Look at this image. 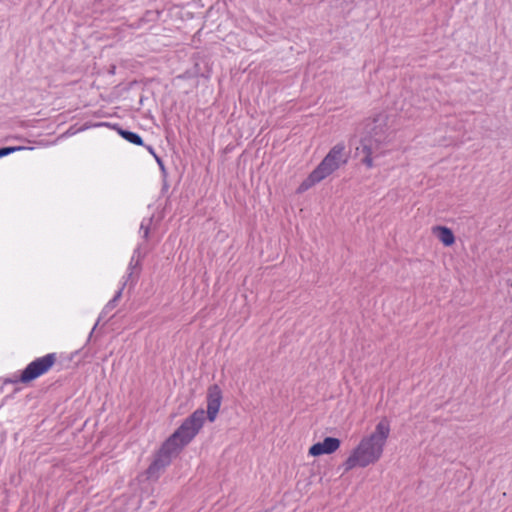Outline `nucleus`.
Masks as SVG:
<instances>
[{
	"mask_svg": "<svg viewBox=\"0 0 512 512\" xmlns=\"http://www.w3.org/2000/svg\"><path fill=\"white\" fill-rule=\"evenodd\" d=\"M205 414V411L201 408L195 410L162 444L155 459L147 469L149 477L157 475L160 470L167 467L172 458L195 438L204 425Z\"/></svg>",
	"mask_w": 512,
	"mask_h": 512,
	"instance_id": "obj_1",
	"label": "nucleus"
},
{
	"mask_svg": "<svg viewBox=\"0 0 512 512\" xmlns=\"http://www.w3.org/2000/svg\"><path fill=\"white\" fill-rule=\"evenodd\" d=\"M390 431V421L386 417L382 418L375 426V430L363 437L352 450L343 463L344 470L350 471L355 467L365 468L376 463L383 454Z\"/></svg>",
	"mask_w": 512,
	"mask_h": 512,
	"instance_id": "obj_2",
	"label": "nucleus"
},
{
	"mask_svg": "<svg viewBox=\"0 0 512 512\" xmlns=\"http://www.w3.org/2000/svg\"><path fill=\"white\" fill-rule=\"evenodd\" d=\"M345 150L346 146L343 142L334 145L318 166L310 173V184L319 183L342 165H345L349 158Z\"/></svg>",
	"mask_w": 512,
	"mask_h": 512,
	"instance_id": "obj_3",
	"label": "nucleus"
},
{
	"mask_svg": "<svg viewBox=\"0 0 512 512\" xmlns=\"http://www.w3.org/2000/svg\"><path fill=\"white\" fill-rule=\"evenodd\" d=\"M57 360L56 353H48L30 362L16 379H9L10 383H29L47 373Z\"/></svg>",
	"mask_w": 512,
	"mask_h": 512,
	"instance_id": "obj_4",
	"label": "nucleus"
},
{
	"mask_svg": "<svg viewBox=\"0 0 512 512\" xmlns=\"http://www.w3.org/2000/svg\"><path fill=\"white\" fill-rule=\"evenodd\" d=\"M386 140V137L382 134L379 135L375 132L373 135L366 136L362 138L360 147H357L358 153L363 154L362 163L367 168H372L373 164V155L378 149V146Z\"/></svg>",
	"mask_w": 512,
	"mask_h": 512,
	"instance_id": "obj_5",
	"label": "nucleus"
},
{
	"mask_svg": "<svg viewBox=\"0 0 512 512\" xmlns=\"http://www.w3.org/2000/svg\"><path fill=\"white\" fill-rule=\"evenodd\" d=\"M222 390L217 384L209 386L207 390V418L210 422L216 419L222 403Z\"/></svg>",
	"mask_w": 512,
	"mask_h": 512,
	"instance_id": "obj_6",
	"label": "nucleus"
},
{
	"mask_svg": "<svg viewBox=\"0 0 512 512\" xmlns=\"http://www.w3.org/2000/svg\"><path fill=\"white\" fill-rule=\"evenodd\" d=\"M340 440L334 437H326L322 442L313 444L309 449L311 456H320L323 454H332L340 447Z\"/></svg>",
	"mask_w": 512,
	"mask_h": 512,
	"instance_id": "obj_7",
	"label": "nucleus"
},
{
	"mask_svg": "<svg viewBox=\"0 0 512 512\" xmlns=\"http://www.w3.org/2000/svg\"><path fill=\"white\" fill-rule=\"evenodd\" d=\"M142 257L141 246L138 245L133 251L126 275L123 277L124 280L130 282V286H134L137 282Z\"/></svg>",
	"mask_w": 512,
	"mask_h": 512,
	"instance_id": "obj_8",
	"label": "nucleus"
},
{
	"mask_svg": "<svg viewBox=\"0 0 512 512\" xmlns=\"http://www.w3.org/2000/svg\"><path fill=\"white\" fill-rule=\"evenodd\" d=\"M94 126L95 127H102V126L110 127L113 130H115L123 139H125L129 143H132V144L138 145V146L144 145L143 139L138 133L132 132L129 130H125L118 123L111 124L108 122H101V123L95 124Z\"/></svg>",
	"mask_w": 512,
	"mask_h": 512,
	"instance_id": "obj_9",
	"label": "nucleus"
},
{
	"mask_svg": "<svg viewBox=\"0 0 512 512\" xmlns=\"http://www.w3.org/2000/svg\"><path fill=\"white\" fill-rule=\"evenodd\" d=\"M434 233L445 246H451L455 242V236L452 230L446 226H436Z\"/></svg>",
	"mask_w": 512,
	"mask_h": 512,
	"instance_id": "obj_10",
	"label": "nucleus"
},
{
	"mask_svg": "<svg viewBox=\"0 0 512 512\" xmlns=\"http://www.w3.org/2000/svg\"><path fill=\"white\" fill-rule=\"evenodd\" d=\"M152 221H153V217L144 218L141 221L139 233L141 234L142 238L145 240H148V238H149L150 226L152 224Z\"/></svg>",
	"mask_w": 512,
	"mask_h": 512,
	"instance_id": "obj_11",
	"label": "nucleus"
},
{
	"mask_svg": "<svg viewBox=\"0 0 512 512\" xmlns=\"http://www.w3.org/2000/svg\"><path fill=\"white\" fill-rule=\"evenodd\" d=\"M116 304L115 303H112L111 300L108 301V303L104 306L99 318H98V321L95 323L90 335L94 332V330L96 329L99 321L101 320L102 317H104L105 315H107L111 310H113L115 308Z\"/></svg>",
	"mask_w": 512,
	"mask_h": 512,
	"instance_id": "obj_12",
	"label": "nucleus"
},
{
	"mask_svg": "<svg viewBox=\"0 0 512 512\" xmlns=\"http://www.w3.org/2000/svg\"><path fill=\"white\" fill-rule=\"evenodd\" d=\"M26 149L23 146H11V147H2L0 148V158L5 157L11 153H14L16 151L24 150Z\"/></svg>",
	"mask_w": 512,
	"mask_h": 512,
	"instance_id": "obj_13",
	"label": "nucleus"
},
{
	"mask_svg": "<svg viewBox=\"0 0 512 512\" xmlns=\"http://www.w3.org/2000/svg\"><path fill=\"white\" fill-rule=\"evenodd\" d=\"M129 284L130 285V282L124 280L121 287L119 288V290L115 293L114 297L111 299L112 303H117V301L121 298L122 296V292H123V289L124 287Z\"/></svg>",
	"mask_w": 512,
	"mask_h": 512,
	"instance_id": "obj_14",
	"label": "nucleus"
},
{
	"mask_svg": "<svg viewBox=\"0 0 512 512\" xmlns=\"http://www.w3.org/2000/svg\"><path fill=\"white\" fill-rule=\"evenodd\" d=\"M146 149H147V150H148L152 155H154V157H155V158H156V160H157V163H158L161 167H163V162H162V160H161V159H160V158L155 154V150H154V148H153L151 145H147V146H146Z\"/></svg>",
	"mask_w": 512,
	"mask_h": 512,
	"instance_id": "obj_15",
	"label": "nucleus"
},
{
	"mask_svg": "<svg viewBox=\"0 0 512 512\" xmlns=\"http://www.w3.org/2000/svg\"><path fill=\"white\" fill-rule=\"evenodd\" d=\"M313 184H310V181H309V177L303 181V183L300 185L299 187V190L300 191H304L306 189H308L309 187H311Z\"/></svg>",
	"mask_w": 512,
	"mask_h": 512,
	"instance_id": "obj_16",
	"label": "nucleus"
}]
</instances>
